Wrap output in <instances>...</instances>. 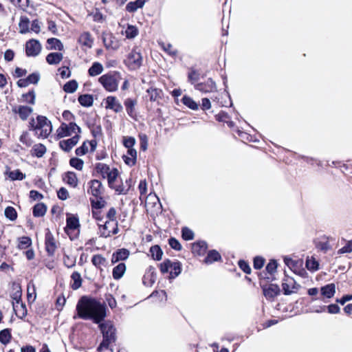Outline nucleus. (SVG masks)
I'll list each match as a JSON object with an SVG mask.
<instances>
[{
  "instance_id": "nucleus-38",
  "label": "nucleus",
  "mask_w": 352,
  "mask_h": 352,
  "mask_svg": "<svg viewBox=\"0 0 352 352\" xmlns=\"http://www.w3.org/2000/svg\"><path fill=\"white\" fill-rule=\"evenodd\" d=\"M182 102L184 105L190 108L192 110H197L198 109V104L191 98L190 97L188 96H184L182 98Z\"/></svg>"
},
{
  "instance_id": "nucleus-58",
  "label": "nucleus",
  "mask_w": 352,
  "mask_h": 352,
  "mask_svg": "<svg viewBox=\"0 0 352 352\" xmlns=\"http://www.w3.org/2000/svg\"><path fill=\"white\" fill-rule=\"evenodd\" d=\"M172 261L169 259H166L163 263L160 265V269L162 274L167 273L170 269Z\"/></svg>"
},
{
  "instance_id": "nucleus-22",
  "label": "nucleus",
  "mask_w": 352,
  "mask_h": 352,
  "mask_svg": "<svg viewBox=\"0 0 352 352\" xmlns=\"http://www.w3.org/2000/svg\"><path fill=\"white\" fill-rule=\"evenodd\" d=\"M63 55L62 53L52 52L48 54L46 56V61L50 65H57L63 60Z\"/></svg>"
},
{
  "instance_id": "nucleus-34",
  "label": "nucleus",
  "mask_w": 352,
  "mask_h": 352,
  "mask_svg": "<svg viewBox=\"0 0 352 352\" xmlns=\"http://www.w3.org/2000/svg\"><path fill=\"white\" fill-rule=\"evenodd\" d=\"M150 253L152 257L157 261H160L162 258V250L157 245H153L150 248Z\"/></svg>"
},
{
  "instance_id": "nucleus-49",
  "label": "nucleus",
  "mask_w": 352,
  "mask_h": 352,
  "mask_svg": "<svg viewBox=\"0 0 352 352\" xmlns=\"http://www.w3.org/2000/svg\"><path fill=\"white\" fill-rule=\"evenodd\" d=\"M125 34L127 38H133L138 35V30L136 27L129 25L125 30Z\"/></svg>"
},
{
  "instance_id": "nucleus-44",
  "label": "nucleus",
  "mask_w": 352,
  "mask_h": 352,
  "mask_svg": "<svg viewBox=\"0 0 352 352\" xmlns=\"http://www.w3.org/2000/svg\"><path fill=\"white\" fill-rule=\"evenodd\" d=\"M31 244L32 240L28 236H23L19 239L18 248L21 250L28 248Z\"/></svg>"
},
{
  "instance_id": "nucleus-60",
  "label": "nucleus",
  "mask_w": 352,
  "mask_h": 352,
  "mask_svg": "<svg viewBox=\"0 0 352 352\" xmlns=\"http://www.w3.org/2000/svg\"><path fill=\"white\" fill-rule=\"evenodd\" d=\"M306 267L309 270H317L318 269V263L314 258L307 259L306 261Z\"/></svg>"
},
{
  "instance_id": "nucleus-33",
  "label": "nucleus",
  "mask_w": 352,
  "mask_h": 352,
  "mask_svg": "<svg viewBox=\"0 0 352 352\" xmlns=\"http://www.w3.org/2000/svg\"><path fill=\"white\" fill-rule=\"evenodd\" d=\"M32 112V108L28 106H19L18 113L21 120H25Z\"/></svg>"
},
{
  "instance_id": "nucleus-21",
  "label": "nucleus",
  "mask_w": 352,
  "mask_h": 352,
  "mask_svg": "<svg viewBox=\"0 0 352 352\" xmlns=\"http://www.w3.org/2000/svg\"><path fill=\"white\" fill-rule=\"evenodd\" d=\"M147 0H136L131 1L126 6V10L129 12H135L138 8H142Z\"/></svg>"
},
{
  "instance_id": "nucleus-51",
  "label": "nucleus",
  "mask_w": 352,
  "mask_h": 352,
  "mask_svg": "<svg viewBox=\"0 0 352 352\" xmlns=\"http://www.w3.org/2000/svg\"><path fill=\"white\" fill-rule=\"evenodd\" d=\"M10 2L14 6L23 10H25L29 6V0H10Z\"/></svg>"
},
{
  "instance_id": "nucleus-36",
  "label": "nucleus",
  "mask_w": 352,
  "mask_h": 352,
  "mask_svg": "<svg viewBox=\"0 0 352 352\" xmlns=\"http://www.w3.org/2000/svg\"><path fill=\"white\" fill-rule=\"evenodd\" d=\"M30 20L27 16H21L19 23L20 32L22 34L26 33L29 31Z\"/></svg>"
},
{
  "instance_id": "nucleus-6",
  "label": "nucleus",
  "mask_w": 352,
  "mask_h": 352,
  "mask_svg": "<svg viewBox=\"0 0 352 352\" xmlns=\"http://www.w3.org/2000/svg\"><path fill=\"white\" fill-rule=\"evenodd\" d=\"M282 287L285 295H290L293 293H296L300 286L296 283L293 278L287 276L283 280Z\"/></svg>"
},
{
  "instance_id": "nucleus-26",
  "label": "nucleus",
  "mask_w": 352,
  "mask_h": 352,
  "mask_svg": "<svg viewBox=\"0 0 352 352\" xmlns=\"http://www.w3.org/2000/svg\"><path fill=\"white\" fill-rule=\"evenodd\" d=\"M46 147L43 144H36L34 145L31 151L32 155L37 157H42L46 153Z\"/></svg>"
},
{
  "instance_id": "nucleus-32",
  "label": "nucleus",
  "mask_w": 352,
  "mask_h": 352,
  "mask_svg": "<svg viewBox=\"0 0 352 352\" xmlns=\"http://www.w3.org/2000/svg\"><path fill=\"white\" fill-rule=\"evenodd\" d=\"M170 278H175L177 277L182 271L181 268V263L179 261L177 262H172V265L170 267Z\"/></svg>"
},
{
  "instance_id": "nucleus-39",
  "label": "nucleus",
  "mask_w": 352,
  "mask_h": 352,
  "mask_svg": "<svg viewBox=\"0 0 352 352\" xmlns=\"http://www.w3.org/2000/svg\"><path fill=\"white\" fill-rule=\"evenodd\" d=\"M122 80V77L118 72H113L111 74V92L116 91L118 87V84Z\"/></svg>"
},
{
  "instance_id": "nucleus-30",
  "label": "nucleus",
  "mask_w": 352,
  "mask_h": 352,
  "mask_svg": "<svg viewBox=\"0 0 352 352\" xmlns=\"http://www.w3.org/2000/svg\"><path fill=\"white\" fill-rule=\"evenodd\" d=\"M79 103L83 107H91L93 104L94 99L91 95L83 94L78 97Z\"/></svg>"
},
{
  "instance_id": "nucleus-45",
  "label": "nucleus",
  "mask_w": 352,
  "mask_h": 352,
  "mask_svg": "<svg viewBox=\"0 0 352 352\" xmlns=\"http://www.w3.org/2000/svg\"><path fill=\"white\" fill-rule=\"evenodd\" d=\"M19 140L21 142H22L23 144H25L26 146L30 147L33 141L31 139L29 133L28 131H23L21 135L19 138Z\"/></svg>"
},
{
  "instance_id": "nucleus-7",
  "label": "nucleus",
  "mask_w": 352,
  "mask_h": 352,
  "mask_svg": "<svg viewBox=\"0 0 352 352\" xmlns=\"http://www.w3.org/2000/svg\"><path fill=\"white\" fill-rule=\"evenodd\" d=\"M41 50L40 43L35 39H31L26 43L25 52L28 56H36Z\"/></svg>"
},
{
  "instance_id": "nucleus-18",
  "label": "nucleus",
  "mask_w": 352,
  "mask_h": 352,
  "mask_svg": "<svg viewBox=\"0 0 352 352\" xmlns=\"http://www.w3.org/2000/svg\"><path fill=\"white\" fill-rule=\"evenodd\" d=\"M13 309L16 313V315L20 318H23L27 315V309L25 305L22 302H12Z\"/></svg>"
},
{
  "instance_id": "nucleus-52",
  "label": "nucleus",
  "mask_w": 352,
  "mask_h": 352,
  "mask_svg": "<svg viewBox=\"0 0 352 352\" xmlns=\"http://www.w3.org/2000/svg\"><path fill=\"white\" fill-rule=\"evenodd\" d=\"M35 92L33 89L29 91L28 93L23 94L22 97L24 100L30 104H34L35 102Z\"/></svg>"
},
{
  "instance_id": "nucleus-46",
  "label": "nucleus",
  "mask_w": 352,
  "mask_h": 352,
  "mask_svg": "<svg viewBox=\"0 0 352 352\" xmlns=\"http://www.w3.org/2000/svg\"><path fill=\"white\" fill-rule=\"evenodd\" d=\"M5 216L11 221H14L17 217L16 210L12 206H8L5 209Z\"/></svg>"
},
{
  "instance_id": "nucleus-54",
  "label": "nucleus",
  "mask_w": 352,
  "mask_h": 352,
  "mask_svg": "<svg viewBox=\"0 0 352 352\" xmlns=\"http://www.w3.org/2000/svg\"><path fill=\"white\" fill-rule=\"evenodd\" d=\"M111 110L116 113L122 112L123 110L122 105L116 99V97L111 96Z\"/></svg>"
},
{
  "instance_id": "nucleus-24",
  "label": "nucleus",
  "mask_w": 352,
  "mask_h": 352,
  "mask_svg": "<svg viewBox=\"0 0 352 352\" xmlns=\"http://www.w3.org/2000/svg\"><path fill=\"white\" fill-rule=\"evenodd\" d=\"M63 180L69 186L76 187L78 185V179L75 173L67 172L63 177Z\"/></svg>"
},
{
  "instance_id": "nucleus-8",
  "label": "nucleus",
  "mask_w": 352,
  "mask_h": 352,
  "mask_svg": "<svg viewBox=\"0 0 352 352\" xmlns=\"http://www.w3.org/2000/svg\"><path fill=\"white\" fill-rule=\"evenodd\" d=\"M263 294L267 299H273L275 296L280 294V288L278 285L270 284L268 286L261 285Z\"/></svg>"
},
{
  "instance_id": "nucleus-17",
  "label": "nucleus",
  "mask_w": 352,
  "mask_h": 352,
  "mask_svg": "<svg viewBox=\"0 0 352 352\" xmlns=\"http://www.w3.org/2000/svg\"><path fill=\"white\" fill-rule=\"evenodd\" d=\"M126 265L121 262L113 268L112 274L116 280L121 278L126 272Z\"/></svg>"
},
{
  "instance_id": "nucleus-57",
  "label": "nucleus",
  "mask_w": 352,
  "mask_h": 352,
  "mask_svg": "<svg viewBox=\"0 0 352 352\" xmlns=\"http://www.w3.org/2000/svg\"><path fill=\"white\" fill-rule=\"evenodd\" d=\"M188 80L190 81L191 83H195V82L199 80V74L197 70L194 69H190V71L188 75Z\"/></svg>"
},
{
  "instance_id": "nucleus-9",
  "label": "nucleus",
  "mask_w": 352,
  "mask_h": 352,
  "mask_svg": "<svg viewBox=\"0 0 352 352\" xmlns=\"http://www.w3.org/2000/svg\"><path fill=\"white\" fill-rule=\"evenodd\" d=\"M80 139V135L76 134L72 138L63 140L59 142V146L65 152H69L72 148L77 144Z\"/></svg>"
},
{
  "instance_id": "nucleus-2",
  "label": "nucleus",
  "mask_w": 352,
  "mask_h": 352,
  "mask_svg": "<svg viewBox=\"0 0 352 352\" xmlns=\"http://www.w3.org/2000/svg\"><path fill=\"white\" fill-rule=\"evenodd\" d=\"M29 129L34 131L38 138H47L52 131V123L43 116H38L36 122L34 118L30 119L29 122Z\"/></svg>"
},
{
  "instance_id": "nucleus-13",
  "label": "nucleus",
  "mask_w": 352,
  "mask_h": 352,
  "mask_svg": "<svg viewBox=\"0 0 352 352\" xmlns=\"http://www.w3.org/2000/svg\"><path fill=\"white\" fill-rule=\"evenodd\" d=\"M96 169L101 175L103 179H106L108 185L110 186V168L108 165L102 163L96 164Z\"/></svg>"
},
{
  "instance_id": "nucleus-5",
  "label": "nucleus",
  "mask_w": 352,
  "mask_h": 352,
  "mask_svg": "<svg viewBox=\"0 0 352 352\" xmlns=\"http://www.w3.org/2000/svg\"><path fill=\"white\" fill-rule=\"evenodd\" d=\"M80 133V128L73 122H70L69 124L62 123L60 127L57 129V136L59 138L70 136L73 133H76V131Z\"/></svg>"
},
{
  "instance_id": "nucleus-23",
  "label": "nucleus",
  "mask_w": 352,
  "mask_h": 352,
  "mask_svg": "<svg viewBox=\"0 0 352 352\" xmlns=\"http://www.w3.org/2000/svg\"><path fill=\"white\" fill-rule=\"evenodd\" d=\"M321 294L327 298H332L336 292V287L335 285L333 283L328 284L324 287H321Z\"/></svg>"
},
{
  "instance_id": "nucleus-29",
  "label": "nucleus",
  "mask_w": 352,
  "mask_h": 352,
  "mask_svg": "<svg viewBox=\"0 0 352 352\" xmlns=\"http://www.w3.org/2000/svg\"><path fill=\"white\" fill-rule=\"evenodd\" d=\"M71 278L73 280V283L71 285L73 289L76 290L81 287L82 278L80 273L78 272H73L71 276Z\"/></svg>"
},
{
  "instance_id": "nucleus-47",
  "label": "nucleus",
  "mask_w": 352,
  "mask_h": 352,
  "mask_svg": "<svg viewBox=\"0 0 352 352\" xmlns=\"http://www.w3.org/2000/svg\"><path fill=\"white\" fill-rule=\"evenodd\" d=\"M69 164L78 170H81L83 168L84 162L79 158L73 157L69 160Z\"/></svg>"
},
{
  "instance_id": "nucleus-28",
  "label": "nucleus",
  "mask_w": 352,
  "mask_h": 352,
  "mask_svg": "<svg viewBox=\"0 0 352 352\" xmlns=\"http://www.w3.org/2000/svg\"><path fill=\"white\" fill-rule=\"evenodd\" d=\"M137 104V100L131 98H127L124 101L126 110L129 116H133L135 111V106Z\"/></svg>"
},
{
  "instance_id": "nucleus-41",
  "label": "nucleus",
  "mask_w": 352,
  "mask_h": 352,
  "mask_svg": "<svg viewBox=\"0 0 352 352\" xmlns=\"http://www.w3.org/2000/svg\"><path fill=\"white\" fill-rule=\"evenodd\" d=\"M102 72V66L99 63H94L89 69L88 73L91 76H95Z\"/></svg>"
},
{
  "instance_id": "nucleus-35",
  "label": "nucleus",
  "mask_w": 352,
  "mask_h": 352,
  "mask_svg": "<svg viewBox=\"0 0 352 352\" xmlns=\"http://www.w3.org/2000/svg\"><path fill=\"white\" fill-rule=\"evenodd\" d=\"M78 40L82 45L91 47L92 44V39L89 32H83L81 34Z\"/></svg>"
},
{
  "instance_id": "nucleus-15",
  "label": "nucleus",
  "mask_w": 352,
  "mask_h": 352,
  "mask_svg": "<svg viewBox=\"0 0 352 352\" xmlns=\"http://www.w3.org/2000/svg\"><path fill=\"white\" fill-rule=\"evenodd\" d=\"M102 190V187L100 182L96 179L91 182L90 188L88 190L89 193H91L94 197L97 198L101 195Z\"/></svg>"
},
{
  "instance_id": "nucleus-27",
  "label": "nucleus",
  "mask_w": 352,
  "mask_h": 352,
  "mask_svg": "<svg viewBox=\"0 0 352 352\" xmlns=\"http://www.w3.org/2000/svg\"><path fill=\"white\" fill-rule=\"evenodd\" d=\"M221 259V256L220 254L217 251L213 250L208 252L207 256L204 259V262L207 264H210L214 261H220Z\"/></svg>"
},
{
  "instance_id": "nucleus-16",
  "label": "nucleus",
  "mask_w": 352,
  "mask_h": 352,
  "mask_svg": "<svg viewBox=\"0 0 352 352\" xmlns=\"http://www.w3.org/2000/svg\"><path fill=\"white\" fill-rule=\"evenodd\" d=\"M67 230H76L80 227L79 220L78 217L67 214Z\"/></svg>"
},
{
  "instance_id": "nucleus-31",
  "label": "nucleus",
  "mask_w": 352,
  "mask_h": 352,
  "mask_svg": "<svg viewBox=\"0 0 352 352\" xmlns=\"http://www.w3.org/2000/svg\"><path fill=\"white\" fill-rule=\"evenodd\" d=\"M92 263L97 267L102 270V266H106L107 261L106 258L102 256L100 254L94 255L92 258Z\"/></svg>"
},
{
  "instance_id": "nucleus-42",
  "label": "nucleus",
  "mask_w": 352,
  "mask_h": 352,
  "mask_svg": "<svg viewBox=\"0 0 352 352\" xmlns=\"http://www.w3.org/2000/svg\"><path fill=\"white\" fill-rule=\"evenodd\" d=\"M8 177L11 180H22L25 178V175L19 169L7 172Z\"/></svg>"
},
{
  "instance_id": "nucleus-55",
  "label": "nucleus",
  "mask_w": 352,
  "mask_h": 352,
  "mask_svg": "<svg viewBox=\"0 0 352 352\" xmlns=\"http://www.w3.org/2000/svg\"><path fill=\"white\" fill-rule=\"evenodd\" d=\"M100 82L103 85L106 90L110 91V75L107 74L99 78Z\"/></svg>"
},
{
  "instance_id": "nucleus-64",
  "label": "nucleus",
  "mask_w": 352,
  "mask_h": 352,
  "mask_svg": "<svg viewBox=\"0 0 352 352\" xmlns=\"http://www.w3.org/2000/svg\"><path fill=\"white\" fill-rule=\"evenodd\" d=\"M352 252V240L349 241L346 244L338 250V254L351 253Z\"/></svg>"
},
{
  "instance_id": "nucleus-48",
  "label": "nucleus",
  "mask_w": 352,
  "mask_h": 352,
  "mask_svg": "<svg viewBox=\"0 0 352 352\" xmlns=\"http://www.w3.org/2000/svg\"><path fill=\"white\" fill-rule=\"evenodd\" d=\"M76 258L74 256H69V255H64L63 257V263L64 265L68 267L72 268L76 265Z\"/></svg>"
},
{
  "instance_id": "nucleus-19",
  "label": "nucleus",
  "mask_w": 352,
  "mask_h": 352,
  "mask_svg": "<svg viewBox=\"0 0 352 352\" xmlns=\"http://www.w3.org/2000/svg\"><path fill=\"white\" fill-rule=\"evenodd\" d=\"M146 97L150 101L155 102L161 98L162 91L160 89L151 87L146 90Z\"/></svg>"
},
{
  "instance_id": "nucleus-59",
  "label": "nucleus",
  "mask_w": 352,
  "mask_h": 352,
  "mask_svg": "<svg viewBox=\"0 0 352 352\" xmlns=\"http://www.w3.org/2000/svg\"><path fill=\"white\" fill-rule=\"evenodd\" d=\"M168 244L173 249L177 251L181 250L182 248V245L180 244L179 241L174 237H170L168 239Z\"/></svg>"
},
{
  "instance_id": "nucleus-43",
  "label": "nucleus",
  "mask_w": 352,
  "mask_h": 352,
  "mask_svg": "<svg viewBox=\"0 0 352 352\" xmlns=\"http://www.w3.org/2000/svg\"><path fill=\"white\" fill-rule=\"evenodd\" d=\"M91 206L94 209H100L104 206L105 201L102 197H98L97 198L90 199Z\"/></svg>"
},
{
  "instance_id": "nucleus-3",
  "label": "nucleus",
  "mask_w": 352,
  "mask_h": 352,
  "mask_svg": "<svg viewBox=\"0 0 352 352\" xmlns=\"http://www.w3.org/2000/svg\"><path fill=\"white\" fill-rule=\"evenodd\" d=\"M118 177V170L111 169V189H113L117 195H126L131 187L132 179L131 178L126 179L124 183L122 179H120L119 182Z\"/></svg>"
},
{
  "instance_id": "nucleus-25",
  "label": "nucleus",
  "mask_w": 352,
  "mask_h": 352,
  "mask_svg": "<svg viewBox=\"0 0 352 352\" xmlns=\"http://www.w3.org/2000/svg\"><path fill=\"white\" fill-rule=\"evenodd\" d=\"M47 211V207L43 203L36 204L33 207V215L36 217H41L45 214Z\"/></svg>"
},
{
  "instance_id": "nucleus-61",
  "label": "nucleus",
  "mask_w": 352,
  "mask_h": 352,
  "mask_svg": "<svg viewBox=\"0 0 352 352\" xmlns=\"http://www.w3.org/2000/svg\"><path fill=\"white\" fill-rule=\"evenodd\" d=\"M88 145L87 142H84L83 144L78 148L76 149V155H84L88 152Z\"/></svg>"
},
{
  "instance_id": "nucleus-10",
  "label": "nucleus",
  "mask_w": 352,
  "mask_h": 352,
  "mask_svg": "<svg viewBox=\"0 0 352 352\" xmlns=\"http://www.w3.org/2000/svg\"><path fill=\"white\" fill-rule=\"evenodd\" d=\"M130 255V252L126 248L118 249L111 255V265L119 261L126 260Z\"/></svg>"
},
{
  "instance_id": "nucleus-14",
  "label": "nucleus",
  "mask_w": 352,
  "mask_h": 352,
  "mask_svg": "<svg viewBox=\"0 0 352 352\" xmlns=\"http://www.w3.org/2000/svg\"><path fill=\"white\" fill-rule=\"evenodd\" d=\"M208 248V245L206 241H200L194 243L192 245V252L199 256L204 255Z\"/></svg>"
},
{
  "instance_id": "nucleus-53",
  "label": "nucleus",
  "mask_w": 352,
  "mask_h": 352,
  "mask_svg": "<svg viewBox=\"0 0 352 352\" xmlns=\"http://www.w3.org/2000/svg\"><path fill=\"white\" fill-rule=\"evenodd\" d=\"M140 150L145 151L148 148V137L146 134H139Z\"/></svg>"
},
{
  "instance_id": "nucleus-4",
  "label": "nucleus",
  "mask_w": 352,
  "mask_h": 352,
  "mask_svg": "<svg viewBox=\"0 0 352 352\" xmlns=\"http://www.w3.org/2000/svg\"><path fill=\"white\" fill-rule=\"evenodd\" d=\"M142 62V56L137 49H133L124 60L125 64L131 70H135L140 67Z\"/></svg>"
},
{
  "instance_id": "nucleus-63",
  "label": "nucleus",
  "mask_w": 352,
  "mask_h": 352,
  "mask_svg": "<svg viewBox=\"0 0 352 352\" xmlns=\"http://www.w3.org/2000/svg\"><path fill=\"white\" fill-rule=\"evenodd\" d=\"M265 263V259L261 256H256L254 258V267L256 270H260L263 267Z\"/></svg>"
},
{
  "instance_id": "nucleus-56",
  "label": "nucleus",
  "mask_w": 352,
  "mask_h": 352,
  "mask_svg": "<svg viewBox=\"0 0 352 352\" xmlns=\"http://www.w3.org/2000/svg\"><path fill=\"white\" fill-rule=\"evenodd\" d=\"M277 262L275 260H271L267 265L265 270L268 274L272 275L276 270Z\"/></svg>"
},
{
  "instance_id": "nucleus-11",
  "label": "nucleus",
  "mask_w": 352,
  "mask_h": 352,
  "mask_svg": "<svg viewBox=\"0 0 352 352\" xmlns=\"http://www.w3.org/2000/svg\"><path fill=\"white\" fill-rule=\"evenodd\" d=\"M56 241L52 234L48 231L45 234V250L50 256H53L56 250Z\"/></svg>"
},
{
  "instance_id": "nucleus-37",
  "label": "nucleus",
  "mask_w": 352,
  "mask_h": 352,
  "mask_svg": "<svg viewBox=\"0 0 352 352\" xmlns=\"http://www.w3.org/2000/svg\"><path fill=\"white\" fill-rule=\"evenodd\" d=\"M11 338H12V336H11L10 329H5L0 331V342L2 344H6L8 342H10Z\"/></svg>"
},
{
  "instance_id": "nucleus-12",
  "label": "nucleus",
  "mask_w": 352,
  "mask_h": 352,
  "mask_svg": "<svg viewBox=\"0 0 352 352\" xmlns=\"http://www.w3.org/2000/svg\"><path fill=\"white\" fill-rule=\"evenodd\" d=\"M195 87L197 90L204 93L212 92L217 89L214 81H213L211 78H208V80L204 83L201 82L196 84Z\"/></svg>"
},
{
  "instance_id": "nucleus-40",
  "label": "nucleus",
  "mask_w": 352,
  "mask_h": 352,
  "mask_svg": "<svg viewBox=\"0 0 352 352\" xmlns=\"http://www.w3.org/2000/svg\"><path fill=\"white\" fill-rule=\"evenodd\" d=\"M78 88V82L75 80H69L63 86V90L66 93H74Z\"/></svg>"
},
{
  "instance_id": "nucleus-62",
  "label": "nucleus",
  "mask_w": 352,
  "mask_h": 352,
  "mask_svg": "<svg viewBox=\"0 0 352 352\" xmlns=\"http://www.w3.org/2000/svg\"><path fill=\"white\" fill-rule=\"evenodd\" d=\"M40 79V76L38 73H32L26 78L28 84H37Z\"/></svg>"
},
{
  "instance_id": "nucleus-20",
  "label": "nucleus",
  "mask_w": 352,
  "mask_h": 352,
  "mask_svg": "<svg viewBox=\"0 0 352 352\" xmlns=\"http://www.w3.org/2000/svg\"><path fill=\"white\" fill-rule=\"evenodd\" d=\"M48 50H55L58 51H62L64 49L63 44L61 41L56 38H50L47 41Z\"/></svg>"
},
{
  "instance_id": "nucleus-1",
  "label": "nucleus",
  "mask_w": 352,
  "mask_h": 352,
  "mask_svg": "<svg viewBox=\"0 0 352 352\" xmlns=\"http://www.w3.org/2000/svg\"><path fill=\"white\" fill-rule=\"evenodd\" d=\"M76 311V316H74V319L78 318L82 320H91L94 323L98 324L103 336V340L97 350L99 352L108 350L110 345V337L109 336L110 327L107 323L102 322L107 316V306L105 302L97 300L95 298L83 296L78 300Z\"/></svg>"
},
{
  "instance_id": "nucleus-50",
  "label": "nucleus",
  "mask_w": 352,
  "mask_h": 352,
  "mask_svg": "<svg viewBox=\"0 0 352 352\" xmlns=\"http://www.w3.org/2000/svg\"><path fill=\"white\" fill-rule=\"evenodd\" d=\"M182 236L186 241L192 240L194 239V232L187 227L182 230Z\"/></svg>"
}]
</instances>
